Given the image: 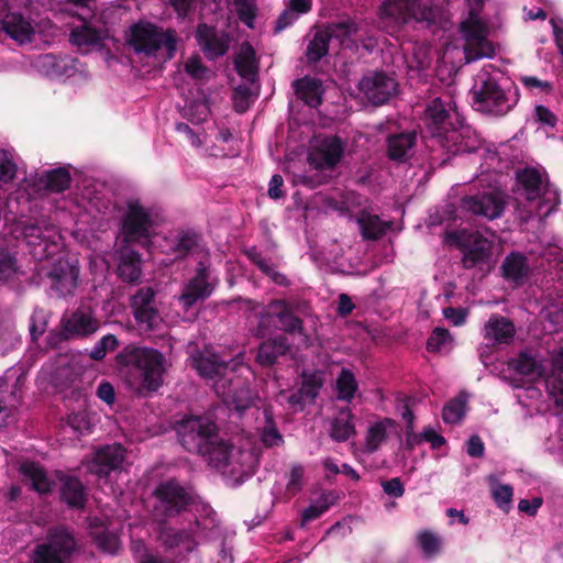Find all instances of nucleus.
<instances>
[{"label":"nucleus","mask_w":563,"mask_h":563,"mask_svg":"<svg viewBox=\"0 0 563 563\" xmlns=\"http://www.w3.org/2000/svg\"><path fill=\"white\" fill-rule=\"evenodd\" d=\"M181 445L201 455L209 467L219 472L231 484L238 485L251 476L260 460L261 446H279L284 443L275 424H264L255 435H236L225 439L217 424H176Z\"/></svg>","instance_id":"1"},{"label":"nucleus","mask_w":563,"mask_h":563,"mask_svg":"<svg viewBox=\"0 0 563 563\" xmlns=\"http://www.w3.org/2000/svg\"><path fill=\"white\" fill-rule=\"evenodd\" d=\"M192 366L203 378L213 380V389L222 405L210 408L203 417L190 416L179 422H216L231 418L230 412L241 413L253 401L249 387L253 376L251 367L244 363V353L224 361L216 353L206 351L191 357Z\"/></svg>","instance_id":"2"},{"label":"nucleus","mask_w":563,"mask_h":563,"mask_svg":"<svg viewBox=\"0 0 563 563\" xmlns=\"http://www.w3.org/2000/svg\"><path fill=\"white\" fill-rule=\"evenodd\" d=\"M519 195L525 199L518 206V218L521 222L547 218L560 203L556 188L549 184L544 170L528 167L517 173Z\"/></svg>","instance_id":"3"},{"label":"nucleus","mask_w":563,"mask_h":563,"mask_svg":"<svg viewBox=\"0 0 563 563\" xmlns=\"http://www.w3.org/2000/svg\"><path fill=\"white\" fill-rule=\"evenodd\" d=\"M118 361L131 388L156 391L161 387L165 357L157 350L128 345L118 354Z\"/></svg>","instance_id":"4"},{"label":"nucleus","mask_w":563,"mask_h":563,"mask_svg":"<svg viewBox=\"0 0 563 563\" xmlns=\"http://www.w3.org/2000/svg\"><path fill=\"white\" fill-rule=\"evenodd\" d=\"M463 120L455 102L450 98L446 100L435 98L426 109V122L431 134L435 137H443L444 146L452 153H464L472 150L466 142L471 130L463 125Z\"/></svg>","instance_id":"5"},{"label":"nucleus","mask_w":563,"mask_h":563,"mask_svg":"<svg viewBox=\"0 0 563 563\" xmlns=\"http://www.w3.org/2000/svg\"><path fill=\"white\" fill-rule=\"evenodd\" d=\"M492 65L485 66L474 78L471 89L473 103L478 111L494 115L508 113L518 102L519 92L511 85L503 87Z\"/></svg>","instance_id":"6"},{"label":"nucleus","mask_w":563,"mask_h":563,"mask_svg":"<svg viewBox=\"0 0 563 563\" xmlns=\"http://www.w3.org/2000/svg\"><path fill=\"white\" fill-rule=\"evenodd\" d=\"M366 25L354 20L347 19L329 24L324 30L314 33L308 45L306 56L309 62H318L328 54L330 44L333 42H338L339 45L345 47L361 43L365 48L372 49L376 42L371 37L366 38Z\"/></svg>","instance_id":"7"},{"label":"nucleus","mask_w":563,"mask_h":563,"mask_svg":"<svg viewBox=\"0 0 563 563\" xmlns=\"http://www.w3.org/2000/svg\"><path fill=\"white\" fill-rule=\"evenodd\" d=\"M128 42L136 54L166 62L176 54L178 36L173 29L140 21L130 27Z\"/></svg>","instance_id":"8"},{"label":"nucleus","mask_w":563,"mask_h":563,"mask_svg":"<svg viewBox=\"0 0 563 563\" xmlns=\"http://www.w3.org/2000/svg\"><path fill=\"white\" fill-rule=\"evenodd\" d=\"M484 1L467 0L470 11L460 25V31L465 41L464 56L467 64L481 58H492L495 54V47L487 38L489 33L488 25L479 15V8Z\"/></svg>","instance_id":"9"},{"label":"nucleus","mask_w":563,"mask_h":563,"mask_svg":"<svg viewBox=\"0 0 563 563\" xmlns=\"http://www.w3.org/2000/svg\"><path fill=\"white\" fill-rule=\"evenodd\" d=\"M439 9L430 0H384L379 7V21L387 27L398 29L411 21L435 23Z\"/></svg>","instance_id":"10"},{"label":"nucleus","mask_w":563,"mask_h":563,"mask_svg":"<svg viewBox=\"0 0 563 563\" xmlns=\"http://www.w3.org/2000/svg\"><path fill=\"white\" fill-rule=\"evenodd\" d=\"M157 224L158 214L145 208L139 201H130L122 221L121 235L126 243H144L152 235Z\"/></svg>","instance_id":"11"},{"label":"nucleus","mask_w":563,"mask_h":563,"mask_svg":"<svg viewBox=\"0 0 563 563\" xmlns=\"http://www.w3.org/2000/svg\"><path fill=\"white\" fill-rule=\"evenodd\" d=\"M154 517L164 522L185 511L192 501L191 493L174 479L166 481L155 489Z\"/></svg>","instance_id":"12"},{"label":"nucleus","mask_w":563,"mask_h":563,"mask_svg":"<svg viewBox=\"0 0 563 563\" xmlns=\"http://www.w3.org/2000/svg\"><path fill=\"white\" fill-rule=\"evenodd\" d=\"M463 252V264L466 268L478 267L488 271L494 265L492 241L478 232L460 231L451 235Z\"/></svg>","instance_id":"13"},{"label":"nucleus","mask_w":563,"mask_h":563,"mask_svg":"<svg viewBox=\"0 0 563 563\" xmlns=\"http://www.w3.org/2000/svg\"><path fill=\"white\" fill-rule=\"evenodd\" d=\"M75 547V539L68 530L52 529L46 540L35 547L30 563H67Z\"/></svg>","instance_id":"14"},{"label":"nucleus","mask_w":563,"mask_h":563,"mask_svg":"<svg viewBox=\"0 0 563 563\" xmlns=\"http://www.w3.org/2000/svg\"><path fill=\"white\" fill-rule=\"evenodd\" d=\"M15 231L18 238L22 236L29 245L33 246L32 254L40 261L51 257L58 249L57 243L53 241L57 236L55 228L45 225L44 221L36 223L21 221Z\"/></svg>","instance_id":"15"},{"label":"nucleus","mask_w":563,"mask_h":563,"mask_svg":"<svg viewBox=\"0 0 563 563\" xmlns=\"http://www.w3.org/2000/svg\"><path fill=\"white\" fill-rule=\"evenodd\" d=\"M70 174L67 168L58 167L51 170L30 174L21 185L27 199H33L45 192H63L70 185Z\"/></svg>","instance_id":"16"},{"label":"nucleus","mask_w":563,"mask_h":563,"mask_svg":"<svg viewBox=\"0 0 563 563\" xmlns=\"http://www.w3.org/2000/svg\"><path fill=\"white\" fill-rule=\"evenodd\" d=\"M345 144L338 136H317L311 142L309 164L319 170L334 168L343 157Z\"/></svg>","instance_id":"17"},{"label":"nucleus","mask_w":563,"mask_h":563,"mask_svg":"<svg viewBox=\"0 0 563 563\" xmlns=\"http://www.w3.org/2000/svg\"><path fill=\"white\" fill-rule=\"evenodd\" d=\"M301 387L298 391L288 395L282 391L280 401H286L294 411L301 410L306 405L312 404L322 388L325 375L319 369L305 371L301 375Z\"/></svg>","instance_id":"18"},{"label":"nucleus","mask_w":563,"mask_h":563,"mask_svg":"<svg viewBox=\"0 0 563 563\" xmlns=\"http://www.w3.org/2000/svg\"><path fill=\"white\" fill-rule=\"evenodd\" d=\"M124 460L125 449L121 444L104 445L87 460L86 466L98 478H107L111 472L122 468Z\"/></svg>","instance_id":"19"},{"label":"nucleus","mask_w":563,"mask_h":563,"mask_svg":"<svg viewBox=\"0 0 563 563\" xmlns=\"http://www.w3.org/2000/svg\"><path fill=\"white\" fill-rule=\"evenodd\" d=\"M505 203V195L496 188L462 199L463 209L489 220L497 219L503 214Z\"/></svg>","instance_id":"20"},{"label":"nucleus","mask_w":563,"mask_h":563,"mask_svg":"<svg viewBox=\"0 0 563 563\" xmlns=\"http://www.w3.org/2000/svg\"><path fill=\"white\" fill-rule=\"evenodd\" d=\"M133 316L142 330H156L162 323V318L154 307V291L151 287L141 288L131 301Z\"/></svg>","instance_id":"21"},{"label":"nucleus","mask_w":563,"mask_h":563,"mask_svg":"<svg viewBox=\"0 0 563 563\" xmlns=\"http://www.w3.org/2000/svg\"><path fill=\"white\" fill-rule=\"evenodd\" d=\"M395 78L384 73H373L363 77L358 84L360 91L373 104H383L396 92Z\"/></svg>","instance_id":"22"},{"label":"nucleus","mask_w":563,"mask_h":563,"mask_svg":"<svg viewBox=\"0 0 563 563\" xmlns=\"http://www.w3.org/2000/svg\"><path fill=\"white\" fill-rule=\"evenodd\" d=\"M48 276L52 280V288L58 296L71 295L78 285V262L59 257Z\"/></svg>","instance_id":"23"},{"label":"nucleus","mask_w":563,"mask_h":563,"mask_svg":"<svg viewBox=\"0 0 563 563\" xmlns=\"http://www.w3.org/2000/svg\"><path fill=\"white\" fill-rule=\"evenodd\" d=\"M62 329L65 339L88 336L97 332L99 321L90 308L82 307L63 318Z\"/></svg>","instance_id":"24"},{"label":"nucleus","mask_w":563,"mask_h":563,"mask_svg":"<svg viewBox=\"0 0 563 563\" xmlns=\"http://www.w3.org/2000/svg\"><path fill=\"white\" fill-rule=\"evenodd\" d=\"M277 320L278 327L287 332L301 333V320L295 317L291 312L290 306L284 300H274L265 308L261 317V327H268L273 321Z\"/></svg>","instance_id":"25"},{"label":"nucleus","mask_w":563,"mask_h":563,"mask_svg":"<svg viewBox=\"0 0 563 563\" xmlns=\"http://www.w3.org/2000/svg\"><path fill=\"white\" fill-rule=\"evenodd\" d=\"M216 286L207 267H200L197 275L191 278L183 289L179 301L185 308H189L199 300L208 298Z\"/></svg>","instance_id":"26"},{"label":"nucleus","mask_w":563,"mask_h":563,"mask_svg":"<svg viewBox=\"0 0 563 563\" xmlns=\"http://www.w3.org/2000/svg\"><path fill=\"white\" fill-rule=\"evenodd\" d=\"M1 30L20 45L32 43L36 35L33 21L18 12L5 14L1 22Z\"/></svg>","instance_id":"27"},{"label":"nucleus","mask_w":563,"mask_h":563,"mask_svg":"<svg viewBox=\"0 0 563 563\" xmlns=\"http://www.w3.org/2000/svg\"><path fill=\"white\" fill-rule=\"evenodd\" d=\"M196 40L201 51L210 59L223 56L229 48V40L224 33H219L214 27L199 24L196 31Z\"/></svg>","instance_id":"28"},{"label":"nucleus","mask_w":563,"mask_h":563,"mask_svg":"<svg viewBox=\"0 0 563 563\" xmlns=\"http://www.w3.org/2000/svg\"><path fill=\"white\" fill-rule=\"evenodd\" d=\"M515 334V324L499 314H493L483 328V336L496 344H509Z\"/></svg>","instance_id":"29"},{"label":"nucleus","mask_w":563,"mask_h":563,"mask_svg":"<svg viewBox=\"0 0 563 563\" xmlns=\"http://www.w3.org/2000/svg\"><path fill=\"white\" fill-rule=\"evenodd\" d=\"M509 367L530 382L540 379L545 374L543 361L530 351H522L509 362Z\"/></svg>","instance_id":"30"},{"label":"nucleus","mask_w":563,"mask_h":563,"mask_svg":"<svg viewBox=\"0 0 563 563\" xmlns=\"http://www.w3.org/2000/svg\"><path fill=\"white\" fill-rule=\"evenodd\" d=\"M108 37V29H95L90 25H82L71 31L69 41L81 52H89L102 45V41Z\"/></svg>","instance_id":"31"},{"label":"nucleus","mask_w":563,"mask_h":563,"mask_svg":"<svg viewBox=\"0 0 563 563\" xmlns=\"http://www.w3.org/2000/svg\"><path fill=\"white\" fill-rule=\"evenodd\" d=\"M118 260V273L124 282L134 283L141 278V257L137 252L129 246H123L119 251Z\"/></svg>","instance_id":"32"},{"label":"nucleus","mask_w":563,"mask_h":563,"mask_svg":"<svg viewBox=\"0 0 563 563\" xmlns=\"http://www.w3.org/2000/svg\"><path fill=\"white\" fill-rule=\"evenodd\" d=\"M158 539L167 549L180 548L189 552L196 547L191 530H176L175 528L164 526L158 532Z\"/></svg>","instance_id":"33"},{"label":"nucleus","mask_w":563,"mask_h":563,"mask_svg":"<svg viewBox=\"0 0 563 563\" xmlns=\"http://www.w3.org/2000/svg\"><path fill=\"white\" fill-rule=\"evenodd\" d=\"M235 69L239 75L249 81H254L257 76L258 60L252 45L242 43L234 59Z\"/></svg>","instance_id":"34"},{"label":"nucleus","mask_w":563,"mask_h":563,"mask_svg":"<svg viewBox=\"0 0 563 563\" xmlns=\"http://www.w3.org/2000/svg\"><path fill=\"white\" fill-rule=\"evenodd\" d=\"M416 143L415 133H400L387 141L388 157L393 161L405 162L412 155Z\"/></svg>","instance_id":"35"},{"label":"nucleus","mask_w":563,"mask_h":563,"mask_svg":"<svg viewBox=\"0 0 563 563\" xmlns=\"http://www.w3.org/2000/svg\"><path fill=\"white\" fill-rule=\"evenodd\" d=\"M297 96L308 106L318 107L321 103L323 87L319 79L303 77L295 82Z\"/></svg>","instance_id":"36"},{"label":"nucleus","mask_w":563,"mask_h":563,"mask_svg":"<svg viewBox=\"0 0 563 563\" xmlns=\"http://www.w3.org/2000/svg\"><path fill=\"white\" fill-rule=\"evenodd\" d=\"M20 472L31 482L32 487L40 494L51 492L53 481L47 476L46 472L34 462H22Z\"/></svg>","instance_id":"37"},{"label":"nucleus","mask_w":563,"mask_h":563,"mask_svg":"<svg viewBox=\"0 0 563 563\" xmlns=\"http://www.w3.org/2000/svg\"><path fill=\"white\" fill-rule=\"evenodd\" d=\"M504 277L516 284H521L528 275L527 258L519 253L509 254L501 266Z\"/></svg>","instance_id":"38"},{"label":"nucleus","mask_w":563,"mask_h":563,"mask_svg":"<svg viewBox=\"0 0 563 563\" xmlns=\"http://www.w3.org/2000/svg\"><path fill=\"white\" fill-rule=\"evenodd\" d=\"M288 347L289 345L286 339L282 335L273 340L265 341L258 349L256 361L263 366L272 365L279 355H284L286 353Z\"/></svg>","instance_id":"39"},{"label":"nucleus","mask_w":563,"mask_h":563,"mask_svg":"<svg viewBox=\"0 0 563 563\" xmlns=\"http://www.w3.org/2000/svg\"><path fill=\"white\" fill-rule=\"evenodd\" d=\"M336 501V496L333 492H324L314 500L309 507L305 508L301 512L300 527L307 526L309 522L321 517L329 508Z\"/></svg>","instance_id":"40"},{"label":"nucleus","mask_w":563,"mask_h":563,"mask_svg":"<svg viewBox=\"0 0 563 563\" xmlns=\"http://www.w3.org/2000/svg\"><path fill=\"white\" fill-rule=\"evenodd\" d=\"M544 329L548 332L563 330V299L551 300L541 310Z\"/></svg>","instance_id":"41"},{"label":"nucleus","mask_w":563,"mask_h":563,"mask_svg":"<svg viewBox=\"0 0 563 563\" xmlns=\"http://www.w3.org/2000/svg\"><path fill=\"white\" fill-rule=\"evenodd\" d=\"M487 482L490 486V493L492 497L497 505L498 508L501 510L508 512L511 503H512V496H514V489L508 484H500L498 482V477L495 474H490L487 476Z\"/></svg>","instance_id":"42"},{"label":"nucleus","mask_w":563,"mask_h":563,"mask_svg":"<svg viewBox=\"0 0 563 563\" xmlns=\"http://www.w3.org/2000/svg\"><path fill=\"white\" fill-rule=\"evenodd\" d=\"M358 225L363 236L367 240H376L380 238L389 228L388 224L379 219L378 216L362 212Z\"/></svg>","instance_id":"43"},{"label":"nucleus","mask_w":563,"mask_h":563,"mask_svg":"<svg viewBox=\"0 0 563 563\" xmlns=\"http://www.w3.org/2000/svg\"><path fill=\"white\" fill-rule=\"evenodd\" d=\"M62 497L69 506L84 507L86 492L80 481L74 477H66L63 482Z\"/></svg>","instance_id":"44"},{"label":"nucleus","mask_w":563,"mask_h":563,"mask_svg":"<svg viewBox=\"0 0 563 563\" xmlns=\"http://www.w3.org/2000/svg\"><path fill=\"white\" fill-rule=\"evenodd\" d=\"M357 388L358 385L354 374L350 369L343 368L335 384L338 399L350 402L354 398Z\"/></svg>","instance_id":"45"},{"label":"nucleus","mask_w":563,"mask_h":563,"mask_svg":"<svg viewBox=\"0 0 563 563\" xmlns=\"http://www.w3.org/2000/svg\"><path fill=\"white\" fill-rule=\"evenodd\" d=\"M34 67L45 76L58 77L64 74L66 63L53 54H44L35 59Z\"/></svg>","instance_id":"46"},{"label":"nucleus","mask_w":563,"mask_h":563,"mask_svg":"<svg viewBox=\"0 0 563 563\" xmlns=\"http://www.w3.org/2000/svg\"><path fill=\"white\" fill-rule=\"evenodd\" d=\"M64 11L78 16L82 21L92 20L96 0H65Z\"/></svg>","instance_id":"47"},{"label":"nucleus","mask_w":563,"mask_h":563,"mask_svg":"<svg viewBox=\"0 0 563 563\" xmlns=\"http://www.w3.org/2000/svg\"><path fill=\"white\" fill-rule=\"evenodd\" d=\"M466 402L467 398L463 394L450 400L443 408L444 422H459L462 420L466 412Z\"/></svg>","instance_id":"48"},{"label":"nucleus","mask_w":563,"mask_h":563,"mask_svg":"<svg viewBox=\"0 0 563 563\" xmlns=\"http://www.w3.org/2000/svg\"><path fill=\"white\" fill-rule=\"evenodd\" d=\"M453 339L450 332L443 328H437L428 339L427 349L430 352H448L451 350Z\"/></svg>","instance_id":"49"},{"label":"nucleus","mask_w":563,"mask_h":563,"mask_svg":"<svg viewBox=\"0 0 563 563\" xmlns=\"http://www.w3.org/2000/svg\"><path fill=\"white\" fill-rule=\"evenodd\" d=\"M234 10L239 19L250 29L255 27L256 3L254 0H233Z\"/></svg>","instance_id":"50"},{"label":"nucleus","mask_w":563,"mask_h":563,"mask_svg":"<svg viewBox=\"0 0 563 563\" xmlns=\"http://www.w3.org/2000/svg\"><path fill=\"white\" fill-rule=\"evenodd\" d=\"M516 396L518 398V401L522 406H525L531 410H536V412L543 411V405L540 401V398L542 396L540 389H538L533 386H529V387L519 389V391L517 393Z\"/></svg>","instance_id":"51"},{"label":"nucleus","mask_w":563,"mask_h":563,"mask_svg":"<svg viewBox=\"0 0 563 563\" xmlns=\"http://www.w3.org/2000/svg\"><path fill=\"white\" fill-rule=\"evenodd\" d=\"M406 434H407V443L410 446L424 441V442H429L431 444L432 449H438V448H441L445 443V439L442 435L435 433L431 429H426L419 435H413L412 429L409 427L407 429Z\"/></svg>","instance_id":"52"},{"label":"nucleus","mask_w":563,"mask_h":563,"mask_svg":"<svg viewBox=\"0 0 563 563\" xmlns=\"http://www.w3.org/2000/svg\"><path fill=\"white\" fill-rule=\"evenodd\" d=\"M432 58V52L428 45H418L413 47L412 59L408 62V65L410 68L423 70L431 65Z\"/></svg>","instance_id":"53"},{"label":"nucleus","mask_w":563,"mask_h":563,"mask_svg":"<svg viewBox=\"0 0 563 563\" xmlns=\"http://www.w3.org/2000/svg\"><path fill=\"white\" fill-rule=\"evenodd\" d=\"M93 539L97 545L104 552L115 553L120 548V540L118 536L108 530H100L93 533Z\"/></svg>","instance_id":"54"},{"label":"nucleus","mask_w":563,"mask_h":563,"mask_svg":"<svg viewBox=\"0 0 563 563\" xmlns=\"http://www.w3.org/2000/svg\"><path fill=\"white\" fill-rule=\"evenodd\" d=\"M118 345L119 341L113 334L104 335L95 344L89 355L92 360L100 361L108 351H113Z\"/></svg>","instance_id":"55"},{"label":"nucleus","mask_w":563,"mask_h":563,"mask_svg":"<svg viewBox=\"0 0 563 563\" xmlns=\"http://www.w3.org/2000/svg\"><path fill=\"white\" fill-rule=\"evenodd\" d=\"M545 386L555 404L563 405V373L553 372L547 377Z\"/></svg>","instance_id":"56"},{"label":"nucleus","mask_w":563,"mask_h":563,"mask_svg":"<svg viewBox=\"0 0 563 563\" xmlns=\"http://www.w3.org/2000/svg\"><path fill=\"white\" fill-rule=\"evenodd\" d=\"M418 541L426 556H432L440 550V540L430 532L424 531L419 533Z\"/></svg>","instance_id":"57"},{"label":"nucleus","mask_w":563,"mask_h":563,"mask_svg":"<svg viewBox=\"0 0 563 563\" xmlns=\"http://www.w3.org/2000/svg\"><path fill=\"white\" fill-rule=\"evenodd\" d=\"M251 260L271 278L278 285H285L287 279L284 275L277 273L274 271V268L264 260L261 257L260 254H257L255 251H251L249 253Z\"/></svg>","instance_id":"58"},{"label":"nucleus","mask_w":563,"mask_h":563,"mask_svg":"<svg viewBox=\"0 0 563 563\" xmlns=\"http://www.w3.org/2000/svg\"><path fill=\"white\" fill-rule=\"evenodd\" d=\"M252 98L251 89L246 86H239L233 93V103L238 112H245L250 108Z\"/></svg>","instance_id":"59"},{"label":"nucleus","mask_w":563,"mask_h":563,"mask_svg":"<svg viewBox=\"0 0 563 563\" xmlns=\"http://www.w3.org/2000/svg\"><path fill=\"white\" fill-rule=\"evenodd\" d=\"M14 258L5 251H0V280H8L16 274Z\"/></svg>","instance_id":"60"},{"label":"nucleus","mask_w":563,"mask_h":563,"mask_svg":"<svg viewBox=\"0 0 563 563\" xmlns=\"http://www.w3.org/2000/svg\"><path fill=\"white\" fill-rule=\"evenodd\" d=\"M384 424H372L366 434V448L368 451H375L385 439Z\"/></svg>","instance_id":"61"},{"label":"nucleus","mask_w":563,"mask_h":563,"mask_svg":"<svg viewBox=\"0 0 563 563\" xmlns=\"http://www.w3.org/2000/svg\"><path fill=\"white\" fill-rule=\"evenodd\" d=\"M185 71L194 79H203L208 74V69L202 65L201 58L197 55L187 59Z\"/></svg>","instance_id":"62"},{"label":"nucleus","mask_w":563,"mask_h":563,"mask_svg":"<svg viewBox=\"0 0 563 563\" xmlns=\"http://www.w3.org/2000/svg\"><path fill=\"white\" fill-rule=\"evenodd\" d=\"M305 468L301 464H294L290 467L287 490L296 494L301 489Z\"/></svg>","instance_id":"63"},{"label":"nucleus","mask_w":563,"mask_h":563,"mask_svg":"<svg viewBox=\"0 0 563 563\" xmlns=\"http://www.w3.org/2000/svg\"><path fill=\"white\" fill-rule=\"evenodd\" d=\"M132 551L136 555L140 563H165L164 561L158 560L156 556L148 554L142 541H132Z\"/></svg>","instance_id":"64"}]
</instances>
